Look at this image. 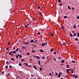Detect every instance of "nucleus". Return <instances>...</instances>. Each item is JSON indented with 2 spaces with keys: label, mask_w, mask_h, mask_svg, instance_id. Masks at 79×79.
Returning a JSON list of instances; mask_svg holds the SVG:
<instances>
[{
  "label": "nucleus",
  "mask_w": 79,
  "mask_h": 79,
  "mask_svg": "<svg viewBox=\"0 0 79 79\" xmlns=\"http://www.w3.org/2000/svg\"><path fill=\"white\" fill-rule=\"evenodd\" d=\"M61 77V75L60 74H59L58 75V78H60V77Z\"/></svg>",
  "instance_id": "obj_7"
},
{
  "label": "nucleus",
  "mask_w": 79,
  "mask_h": 79,
  "mask_svg": "<svg viewBox=\"0 0 79 79\" xmlns=\"http://www.w3.org/2000/svg\"><path fill=\"white\" fill-rule=\"evenodd\" d=\"M71 69H68V71H71Z\"/></svg>",
  "instance_id": "obj_49"
},
{
  "label": "nucleus",
  "mask_w": 79,
  "mask_h": 79,
  "mask_svg": "<svg viewBox=\"0 0 79 79\" xmlns=\"http://www.w3.org/2000/svg\"><path fill=\"white\" fill-rule=\"evenodd\" d=\"M34 47H35H35H37V46L36 45L34 44Z\"/></svg>",
  "instance_id": "obj_41"
},
{
  "label": "nucleus",
  "mask_w": 79,
  "mask_h": 79,
  "mask_svg": "<svg viewBox=\"0 0 79 79\" xmlns=\"http://www.w3.org/2000/svg\"><path fill=\"white\" fill-rule=\"evenodd\" d=\"M33 75L31 74V77H33Z\"/></svg>",
  "instance_id": "obj_62"
},
{
  "label": "nucleus",
  "mask_w": 79,
  "mask_h": 79,
  "mask_svg": "<svg viewBox=\"0 0 79 79\" xmlns=\"http://www.w3.org/2000/svg\"><path fill=\"white\" fill-rule=\"evenodd\" d=\"M19 57L20 58H22V56L21 55V54H20L19 55Z\"/></svg>",
  "instance_id": "obj_6"
},
{
  "label": "nucleus",
  "mask_w": 79,
  "mask_h": 79,
  "mask_svg": "<svg viewBox=\"0 0 79 79\" xmlns=\"http://www.w3.org/2000/svg\"><path fill=\"white\" fill-rule=\"evenodd\" d=\"M77 77H78V76H77V75H76L75 77V79H77Z\"/></svg>",
  "instance_id": "obj_19"
},
{
  "label": "nucleus",
  "mask_w": 79,
  "mask_h": 79,
  "mask_svg": "<svg viewBox=\"0 0 79 79\" xmlns=\"http://www.w3.org/2000/svg\"><path fill=\"white\" fill-rule=\"evenodd\" d=\"M25 60L24 59H22L21 60V61H24Z\"/></svg>",
  "instance_id": "obj_22"
},
{
  "label": "nucleus",
  "mask_w": 79,
  "mask_h": 79,
  "mask_svg": "<svg viewBox=\"0 0 79 79\" xmlns=\"http://www.w3.org/2000/svg\"><path fill=\"white\" fill-rule=\"evenodd\" d=\"M60 65H61V66H63V65H64V64H60Z\"/></svg>",
  "instance_id": "obj_57"
},
{
  "label": "nucleus",
  "mask_w": 79,
  "mask_h": 79,
  "mask_svg": "<svg viewBox=\"0 0 79 79\" xmlns=\"http://www.w3.org/2000/svg\"><path fill=\"white\" fill-rule=\"evenodd\" d=\"M71 73H73L74 71H73V70H71Z\"/></svg>",
  "instance_id": "obj_33"
},
{
  "label": "nucleus",
  "mask_w": 79,
  "mask_h": 79,
  "mask_svg": "<svg viewBox=\"0 0 79 79\" xmlns=\"http://www.w3.org/2000/svg\"><path fill=\"white\" fill-rule=\"evenodd\" d=\"M38 35H40V32H38Z\"/></svg>",
  "instance_id": "obj_50"
},
{
  "label": "nucleus",
  "mask_w": 79,
  "mask_h": 79,
  "mask_svg": "<svg viewBox=\"0 0 79 79\" xmlns=\"http://www.w3.org/2000/svg\"><path fill=\"white\" fill-rule=\"evenodd\" d=\"M8 68V66L7 65H6L5 67V68L6 69Z\"/></svg>",
  "instance_id": "obj_25"
},
{
  "label": "nucleus",
  "mask_w": 79,
  "mask_h": 79,
  "mask_svg": "<svg viewBox=\"0 0 79 79\" xmlns=\"http://www.w3.org/2000/svg\"><path fill=\"white\" fill-rule=\"evenodd\" d=\"M23 64L24 65V64H26V66H28V64L27 63H24Z\"/></svg>",
  "instance_id": "obj_2"
},
{
  "label": "nucleus",
  "mask_w": 79,
  "mask_h": 79,
  "mask_svg": "<svg viewBox=\"0 0 79 79\" xmlns=\"http://www.w3.org/2000/svg\"><path fill=\"white\" fill-rule=\"evenodd\" d=\"M77 36L78 37H79V33H77Z\"/></svg>",
  "instance_id": "obj_32"
},
{
  "label": "nucleus",
  "mask_w": 79,
  "mask_h": 79,
  "mask_svg": "<svg viewBox=\"0 0 79 79\" xmlns=\"http://www.w3.org/2000/svg\"><path fill=\"white\" fill-rule=\"evenodd\" d=\"M72 10H74V7L72 8Z\"/></svg>",
  "instance_id": "obj_61"
},
{
  "label": "nucleus",
  "mask_w": 79,
  "mask_h": 79,
  "mask_svg": "<svg viewBox=\"0 0 79 79\" xmlns=\"http://www.w3.org/2000/svg\"><path fill=\"white\" fill-rule=\"evenodd\" d=\"M77 19H79V16H77Z\"/></svg>",
  "instance_id": "obj_51"
},
{
  "label": "nucleus",
  "mask_w": 79,
  "mask_h": 79,
  "mask_svg": "<svg viewBox=\"0 0 79 79\" xmlns=\"http://www.w3.org/2000/svg\"><path fill=\"white\" fill-rule=\"evenodd\" d=\"M39 51H40V52H43V50H42V49H40V50H39Z\"/></svg>",
  "instance_id": "obj_20"
},
{
  "label": "nucleus",
  "mask_w": 79,
  "mask_h": 79,
  "mask_svg": "<svg viewBox=\"0 0 79 79\" xmlns=\"http://www.w3.org/2000/svg\"><path fill=\"white\" fill-rule=\"evenodd\" d=\"M58 2H59V3H61V0H58Z\"/></svg>",
  "instance_id": "obj_38"
},
{
  "label": "nucleus",
  "mask_w": 79,
  "mask_h": 79,
  "mask_svg": "<svg viewBox=\"0 0 79 79\" xmlns=\"http://www.w3.org/2000/svg\"><path fill=\"white\" fill-rule=\"evenodd\" d=\"M11 60H12V61H15V59H14V58H11Z\"/></svg>",
  "instance_id": "obj_9"
},
{
  "label": "nucleus",
  "mask_w": 79,
  "mask_h": 79,
  "mask_svg": "<svg viewBox=\"0 0 79 79\" xmlns=\"http://www.w3.org/2000/svg\"><path fill=\"white\" fill-rule=\"evenodd\" d=\"M64 60H63L61 61V63H64Z\"/></svg>",
  "instance_id": "obj_24"
},
{
  "label": "nucleus",
  "mask_w": 79,
  "mask_h": 79,
  "mask_svg": "<svg viewBox=\"0 0 79 79\" xmlns=\"http://www.w3.org/2000/svg\"><path fill=\"white\" fill-rule=\"evenodd\" d=\"M66 71H67V73H69V72L68 71V69H67Z\"/></svg>",
  "instance_id": "obj_26"
},
{
  "label": "nucleus",
  "mask_w": 79,
  "mask_h": 79,
  "mask_svg": "<svg viewBox=\"0 0 79 79\" xmlns=\"http://www.w3.org/2000/svg\"><path fill=\"white\" fill-rule=\"evenodd\" d=\"M62 45H63V46H64V45L65 44H66V43L64 42H63V43H62Z\"/></svg>",
  "instance_id": "obj_3"
},
{
  "label": "nucleus",
  "mask_w": 79,
  "mask_h": 79,
  "mask_svg": "<svg viewBox=\"0 0 79 79\" xmlns=\"http://www.w3.org/2000/svg\"><path fill=\"white\" fill-rule=\"evenodd\" d=\"M72 63H75V61H74V60H72Z\"/></svg>",
  "instance_id": "obj_37"
},
{
  "label": "nucleus",
  "mask_w": 79,
  "mask_h": 79,
  "mask_svg": "<svg viewBox=\"0 0 79 79\" xmlns=\"http://www.w3.org/2000/svg\"><path fill=\"white\" fill-rule=\"evenodd\" d=\"M9 68H10V69H11L12 68V66H11V65H10L9 66Z\"/></svg>",
  "instance_id": "obj_34"
},
{
  "label": "nucleus",
  "mask_w": 79,
  "mask_h": 79,
  "mask_svg": "<svg viewBox=\"0 0 79 79\" xmlns=\"http://www.w3.org/2000/svg\"><path fill=\"white\" fill-rule=\"evenodd\" d=\"M2 74H5V72L4 71L2 72Z\"/></svg>",
  "instance_id": "obj_42"
},
{
  "label": "nucleus",
  "mask_w": 79,
  "mask_h": 79,
  "mask_svg": "<svg viewBox=\"0 0 79 79\" xmlns=\"http://www.w3.org/2000/svg\"><path fill=\"white\" fill-rule=\"evenodd\" d=\"M51 75H52V73H50L49 74V76H50L51 77Z\"/></svg>",
  "instance_id": "obj_58"
},
{
  "label": "nucleus",
  "mask_w": 79,
  "mask_h": 79,
  "mask_svg": "<svg viewBox=\"0 0 79 79\" xmlns=\"http://www.w3.org/2000/svg\"><path fill=\"white\" fill-rule=\"evenodd\" d=\"M34 42V40H31L30 42V43H32Z\"/></svg>",
  "instance_id": "obj_18"
},
{
  "label": "nucleus",
  "mask_w": 79,
  "mask_h": 79,
  "mask_svg": "<svg viewBox=\"0 0 79 79\" xmlns=\"http://www.w3.org/2000/svg\"><path fill=\"white\" fill-rule=\"evenodd\" d=\"M40 6H38V7H37V8L38 9H40Z\"/></svg>",
  "instance_id": "obj_54"
},
{
  "label": "nucleus",
  "mask_w": 79,
  "mask_h": 79,
  "mask_svg": "<svg viewBox=\"0 0 79 79\" xmlns=\"http://www.w3.org/2000/svg\"><path fill=\"white\" fill-rule=\"evenodd\" d=\"M10 74V73H8L7 75H6V76H9Z\"/></svg>",
  "instance_id": "obj_48"
},
{
  "label": "nucleus",
  "mask_w": 79,
  "mask_h": 79,
  "mask_svg": "<svg viewBox=\"0 0 79 79\" xmlns=\"http://www.w3.org/2000/svg\"><path fill=\"white\" fill-rule=\"evenodd\" d=\"M70 37H73V35H72V34H71V33H70Z\"/></svg>",
  "instance_id": "obj_11"
},
{
  "label": "nucleus",
  "mask_w": 79,
  "mask_h": 79,
  "mask_svg": "<svg viewBox=\"0 0 79 79\" xmlns=\"http://www.w3.org/2000/svg\"><path fill=\"white\" fill-rule=\"evenodd\" d=\"M59 5L60 6H62V4L61 3H60L59 4Z\"/></svg>",
  "instance_id": "obj_35"
},
{
  "label": "nucleus",
  "mask_w": 79,
  "mask_h": 79,
  "mask_svg": "<svg viewBox=\"0 0 79 79\" xmlns=\"http://www.w3.org/2000/svg\"><path fill=\"white\" fill-rule=\"evenodd\" d=\"M68 9H69V10L71 9V8H70V6H69V5L68 6Z\"/></svg>",
  "instance_id": "obj_17"
},
{
  "label": "nucleus",
  "mask_w": 79,
  "mask_h": 79,
  "mask_svg": "<svg viewBox=\"0 0 79 79\" xmlns=\"http://www.w3.org/2000/svg\"><path fill=\"white\" fill-rule=\"evenodd\" d=\"M33 68H35V69H37V68L35 67V65L33 66Z\"/></svg>",
  "instance_id": "obj_16"
},
{
  "label": "nucleus",
  "mask_w": 79,
  "mask_h": 79,
  "mask_svg": "<svg viewBox=\"0 0 79 79\" xmlns=\"http://www.w3.org/2000/svg\"><path fill=\"white\" fill-rule=\"evenodd\" d=\"M73 28H76V26L75 24L73 25Z\"/></svg>",
  "instance_id": "obj_13"
},
{
  "label": "nucleus",
  "mask_w": 79,
  "mask_h": 79,
  "mask_svg": "<svg viewBox=\"0 0 79 79\" xmlns=\"http://www.w3.org/2000/svg\"><path fill=\"white\" fill-rule=\"evenodd\" d=\"M19 54H18L17 56H16V58H18V56H19Z\"/></svg>",
  "instance_id": "obj_8"
},
{
  "label": "nucleus",
  "mask_w": 79,
  "mask_h": 79,
  "mask_svg": "<svg viewBox=\"0 0 79 79\" xmlns=\"http://www.w3.org/2000/svg\"><path fill=\"white\" fill-rule=\"evenodd\" d=\"M27 55H30V53H29V52H28L27 53Z\"/></svg>",
  "instance_id": "obj_36"
},
{
  "label": "nucleus",
  "mask_w": 79,
  "mask_h": 79,
  "mask_svg": "<svg viewBox=\"0 0 79 79\" xmlns=\"http://www.w3.org/2000/svg\"><path fill=\"white\" fill-rule=\"evenodd\" d=\"M67 68H69V65H67Z\"/></svg>",
  "instance_id": "obj_27"
},
{
  "label": "nucleus",
  "mask_w": 79,
  "mask_h": 79,
  "mask_svg": "<svg viewBox=\"0 0 79 79\" xmlns=\"http://www.w3.org/2000/svg\"><path fill=\"white\" fill-rule=\"evenodd\" d=\"M58 58V59H61V57H59Z\"/></svg>",
  "instance_id": "obj_63"
},
{
  "label": "nucleus",
  "mask_w": 79,
  "mask_h": 79,
  "mask_svg": "<svg viewBox=\"0 0 79 79\" xmlns=\"http://www.w3.org/2000/svg\"><path fill=\"white\" fill-rule=\"evenodd\" d=\"M8 45H10V43L9 42V43H8Z\"/></svg>",
  "instance_id": "obj_64"
},
{
  "label": "nucleus",
  "mask_w": 79,
  "mask_h": 79,
  "mask_svg": "<svg viewBox=\"0 0 79 79\" xmlns=\"http://www.w3.org/2000/svg\"><path fill=\"white\" fill-rule=\"evenodd\" d=\"M19 51V49H18V48H17L15 50V52H18V51Z\"/></svg>",
  "instance_id": "obj_21"
},
{
  "label": "nucleus",
  "mask_w": 79,
  "mask_h": 79,
  "mask_svg": "<svg viewBox=\"0 0 79 79\" xmlns=\"http://www.w3.org/2000/svg\"><path fill=\"white\" fill-rule=\"evenodd\" d=\"M13 55H14V54H11L10 56H13Z\"/></svg>",
  "instance_id": "obj_40"
},
{
  "label": "nucleus",
  "mask_w": 79,
  "mask_h": 79,
  "mask_svg": "<svg viewBox=\"0 0 79 79\" xmlns=\"http://www.w3.org/2000/svg\"><path fill=\"white\" fill-rule=\"evenodd\" d=\"M25 28L27 27V25H25Z\"/></svg>",
  "instance_id": "obj_56"
},
{
  "label": "nucleus",
  "mask_w": 79,
  "mask_h": 79,
  "mask_svg": "<svg viewBox=\"0 0 79 79\" xmlns=\"http://www.w3.org/2000/svg\"><path fill=\"white\" fill-rule=\"evenodd\" d=\"M56 52H54V55H56Z\"/></svg>",
  "instance_id": "obj_55"
},
{
  "label": "nucleus",
  "mask_w": 79,
  "mask_h": 79,
  "mask_svg": "<svg viewBox=\"0 0 79 79\" xmlns=\"http://www.w3.org/2000/svg\"><path fill=\"white\" fill-rule=\"evenodd\" d=\"M6 50H9V48H7L6 49Z\"/></svg>",
  "instance_id": "obj_59"
},
{
  "label": "nucleus",
  "mask_w": 79,
  "mask_h": 79,
  "mask_svg": "<svg viewBox=\"0 0 79 79\" xmlns=\"http://www.w3.org/2000/svg\"><path fill=\"white\" fill-rule=\"evenodd\" d=\"M54 60L55 61H56V59L55 58L54 59Z\"/></svg>",
  "instance_id": "obj_52"
},
{
  "label": "nucleus",
  "mask_w": 79,
  "mask_h": 79,
  "mask_svg": "<svg viewBox=\"0 0 79 79\" xmlns=\"http://www.w3.org/2000/svg\"><path fill=\"white\" fill-rule=\"evenodd\" d=\"M9 63V62L8 61H7L6 62V64H7V65H8V64Z\"/></svg>",
  "instance_id": "obj_10"
},
{
  "label": "nucleus",
  "mask_w": 79,
  "mask_h": 79,
  "mask_svg": "<svg viewBox=\"0 0 79 79\" xmlns=\"http://www.w3.org/2000/svg\"><path fill=\"white\" fill-rule=\"evenodd\" d=\"M73 77H75V74L74 75H73Z\"/></svg>",
  "instance_id": "obj_60"
},
{
  "label": "nucleus",
  "mask_w": 79,
  "mask_h": 79,
  "mask_svg": "<svg viewBox=\"0 0 79 79\" xmlns=\"http://www.w3.org/2000/svg\"><path fill=\"white\" fill-rule=\"evenodd\" d=\"M21 65H22L21 63H19V66H21Z\"/></svg>",
  "instance_id": "obj_47"
},
{
  "label": "nucleus",
  "mask_w": 79,
  "mask_h": 79,
  "mask_svg": "<svg viewBox=\"0 0 79 79\" xmlns=\"http://www.w3.org/2000/svg\"><path fill=\"white\" fill-rule=\"evenodd\" d=\"M42 60H45V56H42Z\"/></svg>",
  "instance_id": "obj_12"
},
{
  "label": "nucleus",
  "mask_w": 79,
  "mask_h": 79,
  "mask_svg": "<svg viewBox=\"0 0 79 79\" xmlns=\"http://www.w3.org/2000/svg\"><path fill=\"white\" fill-rule=\"evenodd\" d=\"M35 58H37V59H39V58H40V57H39V56H36Z\"/></svg>",
  "instance_id": "obj_15"
},
{
  "label": "nucleus",
  "mask_w": 79,
  "mask_h": 79,
  "mask_svg": "<svg viewBox=\"0 0 79 79\" xmlns=\"http://www.w3.org/2000/svg\"><path fill=\"white\" fill-rule=\"evenodd\" d=\"M40 14V15H42V13L41 12H39Z\"/></svg>",
  "instance_id": "obj_53"
},
{
  "label": "nucleus",
  "mask_w": 79,
  "mask_h": 79,
  "mask_svg": "<svg viewBox=\"0 0 79 79\" xmlns=\"http://www.w3.org/2000/svg\"><path fill=\"white\" fill-rule=\"evenodd\" d=\"M59 74H61V75H62V74H62V73L61 72H59Z\"/></svg>",
  "instance_id": "obj_44"
},
{
  "label": "nucleus",
  "mask_w": 79,
  "mask_h": 79,
  "mask_svg": "<svg viewBox=\"0 0 79 79\" xmlns=\"http://www.w3.org/2000/svg\"><path fill=\"white\" fill-rule=\"evenodd\" d=\"M38 63L39 64H40V60H39L38 61Z\"/></svg>",
  "instance_id": "obj_31"
},
{
  "label": "nucleus",
  "mask_w": 79,
  "mask_h": 79,
  "mask_svg": "<svg viewBox=\"0 0 79 79\" xmlns=\"http://www.w3.org/2000/svg\"><path fill=\"white\" fill-rule=\"evenodd\" d=\"M35 52V50H32V53H34V52Z\"/></svg>",
  "instance_id": "obj_29"
},
{
  "label": "nucleus",
  "mask_w": 79,
  "mask_h": 79,
  "mask_svg": "<svg viewBox=\"0 0 79 79\" xmlns=\"http://www.w3.org/2000/svg\"><path fill=\"white\" fill-rule=\"evenodd\" d=\"M64 18H65V19L67 18V16H64Z\"/></svg>",
  "instance_id": "obj_39"
},
{
  "label": "nucleus",
  "mask_w": 79,
  "mask_h": 79,
  "mask_svg": "<svg viewBox=\"0 0 79 79\" xmlns=\"http://www.w3.org/2000/svg\"><path fill=\"white\" fill-rule=\"evenodd\" d=\"M76 33L74 34L73 35V36H76Z\"/></svg>",
  "instance_id": "obj_46"
},
{
  "label": "nucleus",
  "mask_w": 79,
  "mask_h": 79,
  "mask_svg": "<svg viewBox=\"0 0 79 79\" xmlns=\"http://www.w3.org/2000/svg\"><path fill=\"white\" fill-rule=\"evenodd\" d=\"M29 43L28 42H26V43H25L24 44H25V45H27V44H29Z\"/></svg>",
  "instance_id": "obj_28"
},
{
  "label": "nucleus",
  "mask_w": 79,
  "mask_h": 79,
  "mask_svg": "<svg viewBox=\"0 0 79 79\" xmlns=\"http://www.w3.org/2000/svg\"><path fill=\"white\" fill-rule=\"evenodd\" d=\"M22 48H24V49H26V48L24 46H23Z\"/></svg>",
  "instance_id": "obj_45"
},
{
  "label": "nucleus",
  "mask_w": 79,
  "mask_h": 79,
  "mask_svg": "<svg viewBox=\"0 0 79 79\" xmlns=\"http://www.w3.org/2000/svg\"><path fill=\"white\" fill-rule=\"evenodd\" d=\"M53 50V48H52L51 50H50V52H52V51Z\"/></svg>",
  "instance_id": "obj_30"
},
{
  "label": "nucleus",
  "mask_w": 79,
  "mask_h": 79,
  "mask_svg": "<svg viewBox=\"0 0 79 79\" xmlns=\"http://www.w3.org/2000/svg\"><path fill=\"white\" fill-rule=\"evenodd\" d=\"M51 36H52V37H53V36H54V35L53 33L51 34Z\"/></svg>",
  "instance_id": "obj_23"
},
{
  "label": "nucleus",
  "mask_w": 79,
  "mask_h": 79,
  "mask_svg": "<svg viewBox=\"0 0 79 79\" xmlns=\"http://www.w3.org/2000/svg\"><path fill=\"white\" fill-rule=\"evenodd\" d=\"M45 45V44L44 43L41 44V46H44V45Z\"/></svg>",
  "instance_id": "obj_5"
},
{
  "label": "nucleus",
  "mask_w": 79,
  "mask_h": 79,
  "mask_svg": "<svg viewBox=\"0 0 79 79\" xmlns=\"http://www.w3.org/2000/svg\"><path fill=\"white\" fill-rule=\"evenodd\" d=\"M75 40H76V41H77V40H78V39H77V38H76V39H75Z\"/></svg>",
  "instance_id": "obj_43"
},
{
  "label": "nucleus",
  "mask_w": 79,
  "mask_h": 79,
  "mask_svg": "<svg viewBox=\"0 0 79 79\" xmlns=\"http://www.w3.org/2000/svg\"><path fill=\"white\" fill-rule=\"evenodd\" d=\"M58 73L57 72H55V76H58Z\"/></svg>",
  "instance_id": "obj_4"
},
{
  "label": "nucleus",
  "mask_w": 79,
  "mask_h": 79,
  "mask_svg": "<svg viewBox=\"0 0 79 79\" xmlns=\"http://www.w3.org/2000/svg\"><path fill=\"white\" fill-rule=\"evenodd\" d=\"M14 53V54L15 53H16V52L15 51H11L8 54L9 55H10L11 53Z\"/></svg>",
  "instance_id": "obj_1"
},
{
  "label": "nucleus",
  "mask_w": 79,
  "mask_h": 79,
  "mask_svg": "<svg viewBox=\"0 0 79 79\" xmlns=\"http://www.w3.org/2000/svg\"><path fill=\"white\" fill-rule=\"evenodd\" d=\"M40 71H42V68L41 67L39 68Z\"/></svg>",
  "instance_id": "obj_14"
}]
</instances>
